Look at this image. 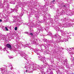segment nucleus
<instances>
[{"label": "nucleus", "mask_w": 74, "mask_h": 74, "mask_svg": "<svg viewBox=\"0 0 74 74\" xmlns=\"http://www.w3.org/2000/svg\"><path fill=\"white\" fill-rule=\"evenodd\" d=\"M54 37L55 38H57V41L58 42H63V41H65L66 42L67 41H68V39H69V38L67 36V35H66L65 36V39L63 40H62V39H61V37L58 35L55 34L54 36Z\"/></svg>", "instance_id": "nucleus-1"}, {"label": "nucleus", "mask_w": 74, "mask_h": 74, "mask_svg": "<svg viewBox=\"0 0 74 74\" xmlns=\"http://www.w3.org/2000/svg\"><path fill=\"white\" fill-rule=\"evenodd\" d=\"M32 67V66H31L30 64L27 63L25 66L24 67V68H25L26 69V73H30V71H33L34 69Z\"/></svg>", "instance_id": "nucleus-2"}, {"label": "nucleus", "mask_w": 74, "mask_h": 74, "mask_svg": "<svg viewBox=\"0 0 74 74\" xmlns=\"http://www.w3.org/2000/svg\"><path fill=\"white\" fill-rule=\"evenodd\" d=\"M60 27H68V23H66L62 25V24H60V26L58 27L56 26H55L54 27L55 29L56 30H58V31L60 30Z\"/></svg>", "instance_id": "nucleus-3"}, {"label": "nucleus", "mask_w": 74, "mask_h": 74, "mask_svg": "<svg viewBox=\"0 0 74 74\" xmlns=\"http://www.w3.org/2000/svg\"><path fill=\"white\" fill-rule=\"evenodd\" d=\"M1 70H2V74H8L9 72L7 71V70L6 68H2L1 69Z\"/></svg>", "instance_id": "nucleus-4"}, {"label": "nucleus", "mask_w": 74, "mask_h": 74, "mask_svg": "<svg viewBox=\"0 0 74 74\" xmlns=\"http://www.w3.org/2000/svg\"><path fill=\"white\" fill-rule=\"evenodd\" d=\"M23 15V14H22L21 15V16L18 15L16 16H14V18H16V19L17 21H18V22H21V18Z\"/></svg>", "instance_id": "nucleus-5"}, {"label": "nucleus", "mask_w": 74, "mask_h": 74, "mask_svg": "<svg viewBox=\"0 0 74 74\" xmlns=\"http://www.w3.org/2000/svg\"><path fill=\"white\" fill-rule=\"evenodd\" d=\"M18 11V9L16 8H15L14 10H13L12 9H9V11L8 12V14H11V13H12L13 12H16Z\"/></svg>", "instance_id": "nucleus-6"}, {"label": "nucleus", "mask_w": 74, "mask_h": 74, "mask_svg": "<svg viewBox=\"0 0 74 74\" xmlns=\"http://www.w3.org/2000/svg\"><path fill=\"white\" fill-rule=\"evenodd\" d=\"M44 67V65H42V67H38L39 70H40L41 71H42V74H45V73H44V72H42V71H43Z\"/></svg>", "instance_id": "nucleus-7"}, {"label": "nucleus", "mask_w": 74, "mask_h": 74, "mask_svg": "<svg viewBox=\"0 0 74 74\" xmlns=\"http://www.w3.org/2000/svg\"><path fill=\"white\" fill-rule=\"evenodd\" d=\"M70 49L72 51L71 52H70V55H73V54H74V49L72 48Z\"/></svg>", "instance_id": "nucleus-8"}, {"label": "nucleus", "mask_w": 74, "mask_h": 74, "mask_svg": "<svg viewBox=\"0 0 74 74\" xmlns=\"http://www.w3.org/2000/svg\"><path fill=\"white\" fill-rule=\"evenodd\" d=\"M6 47L7 48H9L11 51L12 50V48H11V45L9 44H7L6 45Z\"/></svg>", "instance_id": "nucleus-9"}, {"label": "nucleus", "mask_w": 74, "mask_h": 74, "mask_svg": "<svg viewBox=\"0 0 74 74\" xmlns=\"http://www.w3.org/2000/svg\"><path fill=\"white\" fill-rule=\"evenodd\" d=\"M47 72L49 73L50 74H53L52 73V72L51 71V70L50 69V68H49L47 69Z\"/></svg>", "instance_id": "nucleus-10"}, {"label": "nucleus", "mask_w": 74, "mask_h": 74, "mask_svg": "<svg viewBox=\"0 0 74 74\" xmlns=\"http://www.w3.org/2000/svg\"><path fill=\"white\" fill-rule=\"evenodd\" d=\"M59 16H54V17H55L56 18V19L55 20V21L56 22V21H58V17H59Z\"/></svg>", "instance_id": "nucleus-11"}, {"label": "nucleus", "mask_w": 74, "mask_h": 74, "mask_svg": "<svg viewBox=\"0 0 74 74\" xmlns=\"http://www.w3.org/2000/svg\"><path fill=\"white\" fill-rule=\"evenodd\" d=\"M21 55L22 56H23L24 58L25 57L24 56H25V58H27V57H28V56H27V55H26V54L24 53H23V54H21Z\"/></svg>", "instance_id": "nucleus-12"}, {"label": "nucleus", "mask_w": 74, "mask_h": 74, "mask_svg": "<svg viewBox=\"0 0 74 74\" xmlns=\"http://www.w3.org/2000/svg\"><path fill=\"white\" fill-rule=\"evenodd\" d=\"M36 39H33V41H31V43L32 44H34V43H35V42H36Z\"/></svg>", "instance_id": "nucleus-13"}, {"label": "nucleus", "mask_w": 74, "mask_h": 74, "mask_svg": "<svg viewBox=\"0 0 74 74\" xmlns=\"http://www.w3.org/2000/svg\"><path fill=\"white\" fill-rule=\"evenodd\" d=\"M40 60L41 61H42L43 62H46V61L45 60V57H44L43 58H41Z\"/></svg>", "instance_id": "nucleus-14"}, {"label": "nucleus", "mask_w": 74, "mask_h": 74, "mask_svg": "<svg viewBox=\"0 0 74 74\" xmlns=\"http://www.w3.org/2000/svg\"><path fill=\"white\" fill-rule=\"evenodd\" d=\"M8 3V1L7 0H4L3 2L4 4H6Z\"/></svg>", "instance_id": "nucleus-15"}, {"label": "nucleus", "mask_w": 74, "mask_h": 74, "mask_svg": "<svg viewBox=\"0 0 74 74\" xmlns=\"http://www.w3.org/2000/svg\"><path fill=\"white\" fill-rule=\"evenodd\" d=\"M73 25V24L71 23H68V27H71Z\"/></svg>", "instance_id": "nucleus-16"}, {"label": "nucleus", "mask_w": 74, "mask_h": 74, "mask_svg": "<svg viewBox=\"0 0 74 74\" xmlns=\"http://www.w3.org/2000/svg\"><path fill=\"white\" fill-rule=\"evenodd\" d=\"M9 59H12L14 58V57L12 56H8Z\"/></svg>", "instance_id": "nucleus-17"}, {"label": "nucleus", "mask_w": 74, "mask_h": 74, "mask_svg": "<svg viewBox=\"0 0 74 74\" xmlns=\"http://www.w3.org/2000/svg\"><path fill=\"white\" fill-rule=\"evenodd\" d=\"M9 67L10 68V69L11 70H12V68H13L12 66H11V65H9Z\"/></svg>", "instance_id": "nucleus-18"}, {"label": "nucleus", "mask_w": 74, "mask_h": 74, "mask_svg": "<svg viewBox=\"0 0 74 74\" xmlns=\"http://www.w3.org/2000/svg\"><path fill=\"white\" fill-rule=\"evenodd\" d=\"M1 4V3H0V8H1L2 7H3V4Z\"/></svg>", "instance_id": "nucleus-19"}, {"label": "nucleus", "mask_w": 74, "mask_h": 74, "mask_svg": "<svg viewBox=\"0 0 74 74\" xmlns=\"http://www.w3.org/2000/svg\"><path fill=\"white\" fill-rule=\"evenodd\" d=\"M61 32L62 33V35H64V32L63 31H61Z\"/></svg>", "instance_id": "nucleus-20"}, {"label": "nucleus", "mask_w": 74, "mask_h": 74, "mask_svg": "<svg viewBox=\"0 0 74 74\" xmlns=\"http://www.w3.org/2000/svg\"><path fill=\"white\" fill-rule=\"evenodd\" d=\"M55 0H53V1H52V3L53 4H56V2H54V1H55Z\"/></svg>", "instance_id": "nucleus-21"}, {"label": "nucleus", "mask_w": 74, "mask_h": 74, "mask_svg": "<svg viewBox=\"0 0 74 74\" xmlns=\"http://www.w3.org/2000/svg\"><path fill=\"white\" fill-rule=\"evenodd\" d=\"M30 49L31 50H32V51H33V50H34V49L32 48L31 47H30Z\"/></svg>", "instance_id": "nucleus-22"}, {"label": "nucleus", "mask_w": 74, "mask_h": 74, "mask_svg": "<svg viewBox=\"0 0 74 74\" xmlns=\"http://www.w3.org/2000/svg\"><path fill=\"white\" fill-rule=\"evenodd\" d=\"M49 36H51V35H52V33H51V32H49Z\"/></svg>", "instance_id": "nucleus-23"}, {"label": "nucleus", "mask_w": 74, "mask_h": 74, "mask_svg": "<svg viewBox=\"0 0 74 74\" xmlns=\"http://www.w3.org/2000/svg\"><path fill=\"white\" fill-rule=\"evenodd\" d=\"M19 5H17L16 6V8H18V7H19Z\"/></svg>", "instance_id": "nucleus-24"}, {"label": "nucleus", "mask_w": 74, "mask_h": 74, "mask_svg": "<svg viewBox=\"0 0 74 74\" xmlns=\"http://www.w3.org/2000/svg\"><path fill=\"white\" fill-rule=\"evenodd\" d=\"M14 29L15 30H17L18 29V27H16L15 28H14Z\"/></svg>", "instance_id": "nucleus-25"}, {"label": "nucleus", "mask_w": 74, "mask_h": 74, "mask_svg": "<svg viewBox=\"0 0 74 74\" xmlns=\"http://www.w3.org/2000/svg\"><path fill=\"white\" fill-rule=\"evenodd\" d=\"M5 29L6 31H8V29L7 27H5Z\"/></svg>", "instance_id": "nucleus-26"}, {"label": "nucleus", "mask_w": 74, "mask_h": 74, "mask_svg": "<svg viewBox=\"0 0 74 74\" xmlns=\"http://www.w3.org/2000/svg\"><path fill=\"white\" fill-rule=\"evenodd\" d=\"M3 50L4 51H6V48H4L3 49Z\"/></svg>", "instance_id": "nucleus-27"}, {"label": "nucleus", "mask_w": 74, "mask_h": 74, "mask_svg": "<svg viewBox=\"0 0 74 74\" xmlns=\"http://www.w3.org/2000/svg\"><path fill=\"white\" fill-rule=\"evenodd\" d=\"M48 28L47 27H46L45 28V30H48Z\"/></svg>", "instance_id": "nucleus-28"}, {"label": "nucleus", "mask_w": 74, "mask_h": 74, "mask_svg": "<svg viewBox=\"0 0 74 74\" xmlns=\"http://www.w3.org/2000/svg\"><path fill=\"white\" fill-rule=\"evenodd\" d=\"M0 50H1V51H2L3 50L2 47H0Z\"/></svg>", "instance_id": "nucleus-29"}, {"label": "nucleus", "mask_w": 74, "mask_h": 74, "mask_svg": "<svg viewBox=\"0 0 74 74\" xmlns=\"http://www.w3.org/2000/svg\"><path fill=\"white\" fill-rule=\"evenodd\" d=\"M42 22H42V21H38L39 23H42Z\"/></svg>", "instance_id": "nucleus-30"}, {"label": "nucleus", "mask_w": 74, "mask_h": 74, "mask_svg": "<svg viewBox=\"0 0 74 74\" xmlns=\"http://www.w3.org/2000/svg\"><path fill=\"white\" fill-rule=\"evenodd\" d=\"M30 35H31V36H33V34L32 33H30L29 34Z\"/></svg>", "instance_id": "nucleus-31"}, {"label": "nucleus", "mask_w": 74, "mask_h": 74, "mask_svg": "<svg viewBox=\"0 0 74 74\" xmlns=\"http://www.w3.org/2000/svg\"><path fill=\"white\" fill-rule=\"evenodd\" d=\"M39 52H40V51H38V52L37 53V55H39V54H40V53H39Z\"/></svg>", "instance_id": "nucleus-32"}, {"label": "nucleus", "mask_w": 74, "mask_h": 74, "mask_svg": "<svg viewBox=\"0 0 74 74\" xmlns=\"http://www.w3.org/2000/svg\"><path fill=\"white\" fill-rule=\"evenodd\" d=\"M62 5V7H65V6L64 5Z\"/></svg>", "instance_id": "nucleus-33"}, {"label": "nucleus", "mask_w": 74, "mask_h": 74, "mask_svg": "<svg viewBox=\"0 0 74 74\" xmlns=\"http://www.w3.org/2000/svg\"><path fill=\"white\" fill-rule=\"evenodd\" d=\"M64 21H65V20H63V19H62V21H63V22H64Z\"/></svg>", "instance_id": "nucleus-34"}, {"label": "nucleus", "mask_w": 74, "mask_h": 74, "mask_svg": "<svg viewBox=\"0 0 74 74\" xmlns=\"http://www.w3.org/2000/svg\"><path fill=\"white\" fill-rule=\"evenodd\" d=\"M5 19H6V20H7V17H5Z\"/></svg>", "instance_id": "nucleus-35"}, {"label": "nucleus", "mask_w": 74, "mask_h": 74, "mask_svg": "<svg viewBox=\"0 0 74 74\" xmlns=\"http://www.w3.org/2000/svg\"><path fill=\"white\" fill-rule=\"evenodd\" d=\"M0 22H2V20H0Z\"/></svg>", "instance_id": "nucleus-36"}, {"label": "nucleus", "mask_w": 74, "mask_h": 74, "mask_svg": "<svg viewBox=\"0 0 74 74\" xmlns=\"http://www.w3.org/2000/svg\"><path fill=\"white\" fill-rule=\"evenodd\" d=\"M52 9H54V8H53V7L51 8Z\"/></svg>", "instance_id": "nucleus-37"}, {"label": "nucleus", "mask_w": 74, "mask_h": 74, "mask_svg": "<svg viewBox=\"0 0 74 74\" xmlns=\"http://www.w3.org/2000/svg\"><path fill=\"white\" fill-rule=\"evenodd\" d=\"M59 25H60V23H59Z\"/></svg>", "instance_id": "nucleus-38"}, {"label": "nucleus", "mask_w": 74, "mask_h": 74, "mask_svg": "<svg viewBox=\"0 0 74 74\" xmlns=\"http://www.w3.org/2000/svg\"><path fill=\"white\" fill-rule=\"evenodd\" d=\"M36 52H38V51H36Z\"/></svg>", "instance_id": "nucleus-39"}, {"label": "nucleus", "mask_w": 74, "mask_h": 74, "mask_svg": "<svg viewBox=\"0 0 74 74\" xmlns=\"http://www.w3.org/2000/svg\"><path fill=\"white\" fill-rule=\"evenodd\" d=\"M11 4H14L13 3H11Z\"/></svg>", "instance_id": "nucleus-40"}, {"label": "nucleus", "mask_w": 74, "mask_h": 74, "mask_svg": "<svg viewBox=\"0 0 74 74\" xmlns=\"http://www.w3.org/2000/svg\"><path fill=\"white\" fill-rule=\"evenodd\" d=\"M9 5L8 4V5Z\"/></svg>", "instance_id": "nucleus-41"}, {"label": "nucleus", "mask_w": 74, "mask_h": 74, "mask_svg": "<svg viewBox=\"0 0 74 74\" xmlns=\"http://www.w3.org/2000/svg\"><path fill=\"white\" fill-rule=\"evenodd\" d=\"M51 68H52V66H51Z\"/></svg>", "instance_id": "nucleus-42"}, {"label": "nucleus", "mask_w": 74, "mask_h": 74, "mask_svg": "<svg viewBox=\"0 0 74 74\" xmlns=\"http://www.w3.org/2000/svg\"><path fill=\"white\" fill-rule=\"evenodd\" d=\"M25 59H26V58H25Z\"/></svg>", "instance_id": "nucleus-43"}, {"label": "nucleus", "mask_w": 74, "mask_h": 74, "mask_svg": "<svg viewBox=\"0 0 74 74\" xmlns=\"http://www.w3.org/2000/svg\"><path fill=\"white\" fill-rule=\"evenodd\" d=\"M73 36H74V35H73Z\"/></svg>", "instance_id": "nucleus-44"}, {"label": "nucleus", "mask_w": 74, "mask_h": 74, "mask_svg": "<svg viewBox=\"0 0 74 74\" xmlns=\"http://www.w3.org/2000/svg\"><path fill=\"white\" fill-rule=\"evenodd\" d=\"M40 58H41V57H40Z\"/></svg>", "instance_id": "nucleus-45"}, {"label": "nucleus", "mask_w": 74, "mask_h": 74, "mask_svg": "<svg viewBox=\"0 0 74 74\" xmlns=\"http://www.w3.org/2000/svg\"><path fill=\"white\" fill-rule=\"evenodd\" d=\"M30 25H31V24H30Z\"/></svg>", "instance_id": "nucleus-46"}]
</instances>
